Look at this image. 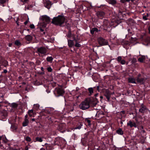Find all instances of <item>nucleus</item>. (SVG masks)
I'll return each mask as SVG.
<instances>
[{
    "label": "nucleus",
    "instance_id": "59",
    "mask_svg": "<svg viewBox=\"0 0 150 150\" xmlns=\"http://www.w3.org/2000/svg\"><path fill=\"white\" fill-rule=\"evenodd\" d=\"M40 30L41 32H43L44 31V30L42 29V28H41Z\"/></svg>",
    "mask_w": 150,
    "mask_h": 150
},
{
    "label": "nucleus",
    "instance_id": "22",
    "mask_svg": "<svg viewBox=\"0 0 150 150\" xmlns=\"http://www.w3.org/2000/svg\"><path fill=\"white\" fill-rule=\"evenodd\" d=\"M108 2L109 4L113 5L117 3L116 0H108Z\"/></svg>",
    "mask_w": 150,
    "mask_h": 150
},
{
    "label": "nucleus",
    "instance_id": "57",
    "mask_svg": "<svg viewBox=\"0 0 150 150\" xmlns=\"http://www.w3.org/2000/svg\"><path fill=\"white\" fill-rule=\"evenodd\" d=\"M99 86H97V90L98 91H99Z\"/></svg>",
    "mask_w": 150,
    "mask_h": 150
},
{
    "label": "nucleus",
    "instance_id": "58",
    "mask_svg": "<svg viewBox=\"0 0 150 150\" xmlns=\"http://www.w3.org/2000/svg\"><path fill=\"white\" fill-rule=\"evenodd\" d=\"M149 15L148 13H147L146 15H145L147 17H148L149 16Z\"/></svg>",
    "mask_w": 150,
    "mask_h": 150
},
{
    "label": "nucleus",
    "instance_id": "43",
    "mask_svg": "<svg viewBox=\"0 0 150 150\" xmlns=\"http://www.w3.org/2000/svg\"><path fill=\"white\" fill-rule=\"evenodd\" d=\"M6 0H0V3L3 4L6 2Z\"/></svg>",
    "mask_w": 150,
    "mask_h": 150
},
{
    "label": "nucleus",
    "instance_id": "13",
    "mask_svg": "<svg viewBox=\"0 0 150 150\" xmlns=\"http://www.w3.org/2000/svg\"><path fill=\"white\" fill-rule=\"evenodd\" d=\"M74 41L71 39L68 40V45L70 47H72L74 45Z\"/></svg>",
    "mask_w": 150,
    "mask_h": 150
},
{
    "label": "nucleus",
    "instance_id": "31",
    "mask_svg": "<svg viewBox=\"0 0 150 150\" xmlns=\"http://www.w3.org/2000/svg\"><path fill=\"white\" fill-rule=\"evenodd\" d=\"M88 90L89 93L91 94H92L93 92V90L92 88H88Z\"/></svg>",
    "mask_w": 150,
    "mask_h": 150
},
{
    "label": "nucleus",
    "instance_id": "11",
    "mask_svg": "<svg viewBox=\"0 0 150 150\" xmlns=\"http://www.w3.org/2000/svg\"><path fill=\"white\" fill-rule=\"evenodd\" d=\"M25 39L28 42L31 41L33 39V36L30 35H27L25 37Z\"/></svg>",
    "mask_w": 150,
    "mask_h": 150
},
{
    "label": "nucleus",
    "instance_id": "55",
    "mask_svg": "<svg viewBox=\"0 0 150 150\" xmlns=\"http://www.w3.org/2000/svg\"><path fill=\"white\" fill-rule=\"evenodd\" d=\"M130 30L129 29H128V32L131 34L132 33L131 32H130Z\"/></svg>",
    "mask_w": 150,
    "mask_h": 150
},
{
    "label": "nucleus",
    "instance_id": "25",
    "mask_svg": "<svg viewBox=\"0 0 150 150\" xmlns=\"http://www.w3.org/2000/svg\"><path fill=\"white\" fill-rule=\"evenodd\" d=\"M52 109L51 108H48L47 109L45 110V112L46 113H48L49 114H50L51 115L53 114V112L51 111V110Z\"/></svg>",
    "mask_w": 150,
    "mask_h": 150
},
{
    "label": "nucleus",
    "instance_id": "30",
    "mask_svg": "<svg viewBox=\"0 0 150 150\" xmlns=\"http://www.w3.org/2000/svg\"><path fill=\"white\" fill-rule=\"evenodd\" d=\"M18 105L17 103H13L11 104V106L13 108H16Z\"/></svg>",
    "mask_w": 150,
    "mask_h": 150
},
{
    "label": "nucleus",
    "instance_id": "60",
    "mask_svg": "<svg viewBox=\"0 0 150 150\" xmlns=\"http://www.w3.org/2000/svg\"><path fill=\"white\" fill-rule=\"evenodd\" d=\"M32 121H35V119L34 118H32Z\"/></svg>",
    "mask_w": 150,
    "mask_h": 150
},
{
    "label": "nucleus",
    "instance_id": "44",
    "mask_svg": "<svg viewBox=\"0 0 150 150\" xmlns=\"http://www.w3.org/2000/svg\"><path fill=\"white\" fill-rule=\"evenodd\" d=\"M143 19L144 20H147L148 19L147 17L146 16H143Z\"/></svg>",
    "mask_w": 150,
    "mask_h": 150
},
{
    "label": "nucleus",
    "instance_id": "16",
    "mask_svg": "<svg viewBox=\"0 0 150 150\" xmlns=\"http://www.w3.org/2000/svg\"><path fill=\"white\" fill-rule=\"evenodd\" d=\"M69 39H73V40L76 41L77 40H79V39L78 38V36H76V35L75 34H73L71 36L70 38Z\"/></svg>",
    "mask_w": 150,
    "mask_h": 150
},
{
    "label": "nucleus",
    "instance_id": "29",
    "mask_svg": "<svg viewBox=\"0 0 150 150\" xmlns=\"http://www.w3.org/2000/svg\"><path fill=\"white\" fill-rule=\"evenodd\" d=\"M35 139L36 141L40 142H42L43 141L41 137H36L35 138Z\"/></svg>",
    "mask_w": 150,
    "mask_h": 150
},
{
    "label": "nucleus",
    "instance_id": "17",
    "mask_svg": "<svg viewBox=\"0 0 150 150\" xmlns=\"http://www.w3.org/2000/svg\"><path fill=\"white\" fill-rule=\"evenodd\" d=\"M51 5V3L50 1H47L44 4L45 6L48 9L50 8Z\"/></svg>",
    "mask_w": 150,
    "mask_h": 150
},
{
    "label": "nucleus",
    "instance_id": "4",
    "mask_svg": "<svg viewBox=\"0 0 150 150\" xmlns=\"http://www.w3.org/2000/svg\"><path fill=\"white\" fill-rule=\"evenodd\" d=\"M97 41L98 44L100 46L107 45L108 44V40L101 37L98 38Z\"/></svg>",
    "mask_w": 150,
    "mask_h": 150
},
{
    "label": "nucleus",
    "instance_id": "64",
    "mask_svg": "<svg viewBox=\"0 0 150 150\" xmlns=\"http://www.w3.org/2000/svg\"><path fill=\"white\" fill-rule=\"evenodd\" d=\"M10 150H16L15 149H10Z\"/></svg>",
    "mask_w": 150,
    "mask_h": 150
},
{
    "label": "nucleus",
    "instance_id": "21",
    "mask_svg": "<svg viewBox=\"0 0 150 150\" xmlns=\"http://www.w3.org/2000/svg\"><path fill=\"white\" fill-rule=\"evenodd\" d=\"M145 59V57L144 56H142L138 59V61L139 62L142 63L144 62V60Z\"/></svg>",
    "mask_w": 150,
    "mask_h": 150
},
{
    "label": "nucleus",
    "instance_id": "39",
    "mask_svg": "<svg viewBox=\"0 0 150 150\" xmlns=\"http://www.w3.org/2000/svg\"><path fill=\"white\" fill-rule=\"evenodd\" d=\"M120 1L122 3H125L126 2H129L130 0H120Z\"/></svg>",
    "mask_w": 150,
    "mask_h": 150
},
{
    "label": "nucleus",
    "instance_id": "10",
    "mask_svg": "<svg viewBox=\"0 0 150 150\" xmlns=\"http://www.w3.org/2000/svg\"><path fill=\"white\" fill-rule=\"evenodd\" d=\"M58 129L61 132L63 133L65 131L64 130V124H60L58 126Z\"/></svg>",
    "mask_w": 150,
    "mask_h": 150
},
{
    "label": "nucleus",
    "instance_id": "9",
    "mask_svg": "<svg viewBox=\"0 0 150 150\" xmlns=\"http://www.w3.org/2000/svg\"><path fill=\"white\" fill-rule=\"evenodd\" d=\"M147 109L146 106L144 105L143 104H142L141 105V108L139 109V111L141 113H144L145 110H146Z\"/></svg>",
    "mask_w": 150,
    "mask_h": 150
},
{
    "label": "nucleus",
    "instance_id": "19",
    "mask_svg": "<svg viewBox=\"0 0 150 150\" xmlns=\"http://www.w3.org/2000/svg\"><path fill=\"white\" fill-rule=\"evenodd\" d=\"M29 121L28 119H24V120L23 123V126H27L29 123Z\"/></svg>",
    "mask_w": 150,
    "mask_h": 150
},
{
    "label": "nucleus",
    "instance_id": "27",
    "mask_svg": "<svg viewBox=\"0 0 150 150\" xmlns=\"http://www.w3.org/2000/svg\"><path fill=\"white\" fill-rule=\"evenodd\" d=\"M15 44L18 46H20L21 45V43L18 40H16L15 42Z\"/></svg>",
    "mask_w": 150,
    "mask_h": 150
},
{
    "label": "nucleus",
    "instance_id": "36",
    "mask_svg": "<svg viewBox=\"0 0 150 150\" xmlns=\"http://www.w3.org/2000/svg\"><path fill=\"white\" fill-rule=\"evenodd\" d=\"M25 140L28 142H30L31 141V139L29 137H27L25 138Z\"/></svg>",
    "mask_w": 150,
    "mask_h": 150
},
{
    "label": "nucleus",
    "instance_id": "5",
    "mask_svg": "<svg viewBox=\"0 0 150 150\" xmlns=\"http://www.w3.org/2000/svg\"><path fill=\"white\" fill-rule=\"evenodd\" d=\"M63 86V85L60 86V87L61 88H56L55 93H57V96H62L64 93V90L62 88Z\"/></svg>",
    "mask_w": 150,
    "mask_h": 150
},
{
    "label": "nucleus",
    "instance_id": "18",
    "mask_svg": "<svg viewBox=\"0 0 150 150\" xmlns=\"http://www.w3.org/2000/svg\"><path fill=\"white\" fill-rule=\"evenodd\" d=\"M100 30L98 31V29L97 28H92L90 31V32L93 35L94 34V33L95 32H98V31H100Z\"/></svg>",
    "mask_w": 150,
    "mask_h": 150
},
{
    "label": "nucleus",
    "instance_id": "23",
    "mask_svg": "<svg viewBox=\"0 0 150 150\" xmlns=\"http://www.w3.org/2000/svg\"><path fill=\"white\" fill-rule=\"evenodd\" d=\"M116 132L119 134L122 135L123 134V132L121 128H119L116 131Z\"/></svg>",
    "mask_w": 150,
    "mask_h": 150
},
{
    "label": "nucleus",
    "instance_id": "50",
    "mask_svg": "<svg viewBox=\"0 0 150 150\" xmlns=\"http://www.w3.org/2000/svg\"><path fill=\"white\" fill-rule=\"evenodd\" d=\"M147 39L149 42H150V37L147 38Z\"/></svg>",
    "mask_w": 150,
    "mask_h": 150
},
{
    "label": "nucleus",
    "instance_id": "45",
    "mask_svg": "<svg viewBox=\"0 0 150 150\" xmlns=\"http://www.w3.org/2000/svg\"><path fill=\"white\" fill-rule=\"evenodd\" d=\"M30 27L32 29H33L35 28V26L33 24H31L30 26Z\"/></svg>",
    "mask_w": 150,
    "mask_h": 150
},
{
    "label": "nucleus",
    "instance_id": "35",
    "mask_svg": "<svg viewBox=\"0 0 150 150\" xmlns=\"http://www.w3.org/2000/svg\"><path fill=\"white\" fill-rule=\"evenodd\" d=\"M137 61L136 59L135 58H133L132 59L131 62L132 64H133L136 62Z\"/></svg>",
    "mask_w": 150,
    "mask_h": 150
},
{
    "label": "nucleus",
    "instance_id": "46",
    "mask_svg": "<svg viewBox=\"0 0 150 150\" xmlns=\"http://www.w3.org/2000/svg\"><path fill=\"white\" fill-rule=\"evenodd\" d=\"M19 18H17V20L16 21V24H17V25H19V22L18 21L19 20Z\"/></svg>",
    "mask_w": 150,
    "mask_h": 150
},
{
    "label": "nucleus",
    "instance_id": "61",
    "mask_svg": "<svg viewBox=\"0 0 150 150\" xmlns=\"http://www.w3.org/2000/svg\"><path fill=\"white\" fill-rule=\"evenodd\" d=\"M40 150H45V149L44 148H41Z\"/></svg>",
    "mask_w": 150,
    "mask_h": 150
},
{
    "label": "nucleus",
    "instance_id": "49",
    "mask_svg": "<svg viewBox=\"0 0 150 150\" xmlns=\"http://www.w3.org/2000/svg\"><path fill=\"white\" fill-rule=\"evenodd\" d=\"M28 0H20V1L21 2H26Z\"/></svg>",
    "mask_w": 150,
    "mask_h": 150
},
{
    "label": "nucleus",
    "instance_id": "15",
    "mask_svg": "<svg viewBox=\"0 0 150 150\" xmlns=\"http://www.w3.org/2000/svg\"><path fill=\"white\" fill-rule=\"evenodd\" d=\"M28 114L29 115L30 117L34 116L33 115H35L36 113L34 112L33 110L32 109L29 110L28 112Z\"/></svg>",
    "mask_w": 150,
    "mask_h": 150
},
{
    "label": "nucleus",
    "instance_id": "42",
    "mask_svg": "<svg viewBox=\"0 0 150 150\" xmlns=\"http://www.w3.org/2000/svg\"><path fill=\"white\" fill-rule=\"evenodd\" d=\"M3 140L4 142L5 143H7V142H8V140L7 139H6V137H3Z\"/></svg>",
    "mask_w": 150,
    "mask_h": 150
},
{
    "label": "nucleus",
    "instance_id": "3",
    "mask_svg": "<svg viewBox=\"0 0 150 150\" xmlns=\"http://www.w3.org/2000/svg\"><path fill=\"white\" fill-rule=\"evenodd\" d=\"M47 51V49L45 47H42L38 48L36 52L38 54L39 56L42 57L43 55H46Z\"/></svg>",
    "mask_w": 150,
    "mask_h": 150
},
{
    "label": "nucleus",
    "instance_id": "32",
    "mask_svg": "<svg viewBox=\"0 0 150 150\" xmlns=\"http://www.w3.org/2000/svg\"><path fill=\"white\" fill-rule=\"evenodd\" d=\"M120 63L121 64L123 65L125 64V63H126V64H128V62H126V61L124 59L120 61Z\"/></svg>",
    "mask_w": 150,
    "mask_h": 150
},
{
    "label": "nucleus",
    "instance_id": "8",
    "mask_svg": "<svg viewBox=\"0 0 150 150\" xmlns=\"http://www.w3.org/2000/svg\"><path fill=\"white\" fill-rule=\"evenodd\" d=\"M42 19L43 21L47 23H49L50 21V18L46 15L42 16Z\"/></svg>",
    "mask_w": 150,
    "mask_h": 150
},
{
    "label": "nucleus",
    "instance_id": "54",
    "mask_svg": "<svg viewBox=\"0 0 150 150\" xmlns=\"http://www.w3.org/2000/svg\"><path fill=\"white\" fill-rule=\"evenodd\" d=\"M7 72V71L6 70V69H5L4 70V71L3 72L4 73H6Z\"/></svg>",
    "mask_w": 150,
    "mask_h": 150
},
{
    "label": "nucleus",
    "instance_id": "20",
    "mask_svg": "<svg viewBox=\"0 0 150 150\" xmlns=\"http://www.w3.org/2000/svg\"><path fill=\"white\" fill-rule=\"evenodd\" d=\"M128 81L129 83H136L135 80L134 78L131 77L129 78L128 79Z\"/></svg>",
    "mask_w": 150,
    "mask_h": 150
},
{
    "label": "nucleus",
    "instance_id": "28",
    "mask_svg": "<svg viewBox=\"0 0 150 150\" xmlns=\"http://www.w3.org/2000/svg\"><path fill=\"white\" fill-rule=\"evenodd\" d=\"M72 35V34H71V30L70 29L69 31V32H68V34H67V37L69 38H70L71 36Z\"/></svg>",
    "mask_w": 150,
    "mask_h": 150
},
{
    "label": "nucleus",
    "instance_id": "47",
    "mask_svg": "<svg viewBox=\"0 0 150 150\" xmlns=\"http://www.w3.org/2000/svg\"><path fill=\"white\" fill-rule=\"evenodd\" d=\"M29 21V20H28H28H26L24 23V24H25V25H26L27 23H28V22Z\"/></svg>",
    "mask_w": 150,
    "mask_h": 150
},
{
    "label": "nucleus",
    "instance_id": "62",
    "mask_svg": "<svg viewBox=\"0 0 150 150\" xmlns=\"http://www.w3.org/2000/svg\"><path fill=\"white\" fill-rule=\"evenodd\" d=\"M14 129L15 130H16V129H17V127L16 126H14Z\"/></svg>",
    "mask_w": 150,
    "mask_h": 150
},
{
    "label": "nucleus",
    "instance_id": "63",
    "mask_svg": "<svg viewBox=\"0 0 150 150\" xmlns=\"http://www.w3.org/2000/svg\"><path fill=\"white\" fill-rule=\"evenodd\" d=\"M41 70H42V71H43V69H44V68L43 67H41Z\"/></svg>",
    "mask_w": 150,
    "mask_h": 150
},
{
    "label": "nucleus",
    "instance_id": "52",
    "mask_svg": "<svg viewBox=\"0 0 150 150\" xmlns=\"http://www.w3.org/2000/svg\"><path fill=\"white\" fill-rule=\"evenodd\" d=\"M149 33L150 34V25L149 26L148 28Z\"/></svg>",
    "mask_w": 150,
    "mask_h": 150
},
{
    "label": "nucleus",
    "instance_id": "40",
    "mask_svg": "<svg viewBox=\"0 0 150 150\" xmlns=\"http://www.w3.org/2000/svg\"><path fill=\"white\" fill-rule=\"evenodd\" d=\"M69 77H68V78ZM68 79V77H67L66 76H64L63 77V79L64 80H65V81L69 80Z\"/></svg>",
    "mask_w": 150,
    "mask_h": 150
},
{
    "label": "nucleus",
    "instance_id": "41",
    "mask_svg": "<svg viewBox=\"0 0 150 150\" xmlns=\"http://www.w3.org/2000/svg\"><path fill=\"white\" fill-rule=\"evenodd\" d=\"M47 69L48 71L50 72H51L52 70V69L50 67H47Z\"/></svg>",
    "mask_w": 150,
    "mask_h": 150
},
{
    "label": "nucleus",
    "instance_id": "12",
    "mask_svg": "<svg viewBox=\"0 0 150 150\" xmlns=\"http://www.w3.org/2000/svg\"><path fill=\"white\" fill-rule=\"evenodd\" d=\"M127 125L128 126H129L131 127H136L137 126L136 123L134 122H132L131 120H130L127 123Z\"/></svg>",
    "mask_w": 150,
    "mask_h": 150
},
{
    "label": "nucleus",
    "instance_id": "56",
    "mask_svg": "<svg viewBox=\"0 0 150 150\" xmlns=\"http://www.w3.org/2000/svg\"><path fill=\"white\" fill-rule=\"evenodd\" d=\"M12 45V43H9V44L8 46H9V47H11V46Z\"/></svg>",
    "mask_w": 150,
    "mask_h": 150
},
{
    "label": "nucleus",
    "instance_id": "34",
    "mask_svg": "<svg viewBox=\"0 0 150 150\" xmlns=\"http://www.w3.org/2000/svg\"><path fill=\"white\" fill-rule=\"evenodd\" d=\"M97 7L98 8H100L103 10H104V8H106L105 5H101L99 6H98Z\"/></svg>",
    "mask_w": 150,
    "mask_h": 150
},
{
    "label": "nucleus",
    "instance_id": "51",
    "mask_svg": "<svg viewBox=\"0 0 150 150\" xmlns=\"http://www.w3.org/2000/svg\"><path fill=\"white\" fill-rule=\"evenodd\" d=\"M28 147L27 146H26L25 148V150H28Z\"/></svg>",
    "mask_w": 150,
    "mask_h": 150
},
{
    "label": "nucleus",
    "instance_id": "53",
    "mask_svg": "<svg viewBox=\"0 0 150 150\" xmlns=\"http://www.w3.org/2000/svg\"><path fill=\"white\" fill-rule=\"evenodd\" d=\"M28 115H26L25 116V119H27V117H28Z\"/></svg>",
    "mask_w": 150,
    "mask_h": 150
},
{
    "label": "nucleus",
    "instance_id": "14",
    "mask_svg": "<svg viewBox=\"0 0 150 150\" xmlns=\"http://www.w3.org/2000/svg\"><path fill=\"white\" fill-rule=\"evenodd\" d=\"M137 80L138 83H139L140 84H143L144 83L145 81V79L143 78H138Z\"/></svg>",
    "mask_w": 150,
    "mask_h": 150
},
{
    "label": "nucleus",
    "instance_id": "7",
    "mask_svg": "<svg viewBox=\"0 0 150 150\" xmlns=\"http://www.w3.org/2000/svg\"><path fill=\"white\" fill-rule=\"evenodd\" d=\"M104 95L106 97L108 100L109 101L111 96V93L109 90H105L104 91Z\"/></svg>",
    "mask_w": 150,
    "mask_h": 150
},
{
    "label": "nucleus",
    "instance_id": "37",
    "mask_svg": "<svg viewBox=\"0 0 150 150\" xmlns=\"http://www.w3.org/2000/svg\"><path fill=\"white\" fill-rule=\"evenodd\" d=\"M118 62H120L121 61L122 59V57L121 56H119L116 59Z\"/></svg>",
    "mask_w": 150,
    "mask_h": 150
},
{
    "label": "nucleus",
    "instance_id": "24",
    "mask_svg": "<svg viewBox=\"0 0 150 150\" xmlns=\"http://www.w3.org/2000/svg\"><path fill=\"white\" fill-rule=\"evenodd\" d=\"M79 40H77L76 41H75L76 43L75 45V46L76 47H81V45L79 43L80 42Z\"/></svg>",
    "mask_w": 150,
    "mask_h": 150
},
{
    "label": "nucleus",
    "instance_id": "33",
    "mask_svg": "<svg viewBox=\"0 0 150 150\" xmlns=\"http://www.w3.org/2000/svg\"><path fill=\"white\" fill-rule=\"evenodd\" d=\"M3 115L4 117H6L8 115V113L6 111H3Z\"/></svg>",
    "mask_w": 150,
    "mask_h": 150
},
{
    "label": "nucleus",
    "instance_id": "38",
    "mask_svg": "<svg viewBox=\"0 0 150 150\" xmlns=\"http://www.w3.org/2000/svg\"><path fill=\"white\" fill-rule=\"evenodd\" d=\"M82 126V125L81 124H80V125H79L78 126L76 127V129H80L81 128Z\"/></svg>",
    "mask_w": 150,
    "mask_h": 150
},
{
    "label": "nucleus",
    "instance_id": "2",
    "mask_svg": "<svg viewBox=\"0 0 150 150\" xmlns=\"http://www.w3.org/2000/svg\"><path fill=\"white\" fill-rule=\"evenodd\" d=\"M90 107V103L89 100H87L82 101L79 105V108L83 110L88 109Z\"/></svg>",
    "mask_w": 150,
    "mask_h": 150
},
{
    "label": "nucleus",
    "instance_id": "1",
    "mask_svg": "<svg viewBox=\"0 0 150 150\" xmlns=\"http://www.w3.org/2000/svg\"><path fill=\"white\" fill-rule=\"evenodd\" d=\"M65 20L64 16L59 15L52 19V23L56 25L61 26L64 23Z\"/></svg>",
    "mask_w": 150,
    "mask_h": 150
},
{
    "label": "nucleus",
    "instance_id": "48",
    "mask_svg": "<svg viewBox=\"0 0 150 150\" xmlns=\"http://www.w3.org/2000/svg\"><path fill=\"white\" fill-rule=\"evenodd\" d=\"M87 122L88 123L89 125L90 124H91V121H90V120H87Z\"/></svg>",
    "mask_w": 150,
    "mask_h": 150
},
{
    "label": "nucleus",
    "instance_id": "6",
    "mask_svg": "<svg viewBox=\"0 0 150 150\" xmlns=\"http://www.w3.org/2000/svg\"><path fill=\"white\" fill-rule=\"evenodd\" d=\"M96 15L98 18L102 19L103 17H104L105 15V13L104 11L99 10L97 12Z\"/></svg>",
    "mask_w": 150,
    "mask_h": 150
},
{
    "label": "nucleus",
    "instance_id": "26",
    "mask_svg": "<svg viewBox=\"0 0 150 150\" xmlns=\"http://www.w3.org/2000/svg\"><path fill=\"white\" fill-rule=\"evenodd\" d=\"M53 59V58L52 57H48L46 58L47 60L50 62H52Z\"/></svg>",
    "mask_w": 150,
    "mask_h": 150
}]
</instances>
